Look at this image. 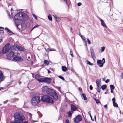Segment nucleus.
Returning a JSON list of instances; mask_svg holds the SVG:
<instances>
[{
  "instance_id": "f257e3e1",
  "label": "nucleus",
  "mask_w": 123,
  "mask_h": 123,
  "mask_svg": "<svg viewBox=\"0 0 123 123\" xmlns=\"http://www.w3.org/2000/svg\"><path fill=\"white\" fill-rule=\"evenodd\" d=\"M14 18L15 23L18 28L21 31L24 30L26 26L24 21L28 19L27 15L22 12L18 13L15 15Z\"/></svg>"
},
{
  "instance_id": "f03ea898",
  "label": "nucleus",
  "mask_w": 123,
  "mask_h": 123,
  "mask_svg": "<svg viewBox=\"0 0 123 123\" xmlns=\"http://www.w3.org/2000/svg\"><path fill=\"white\" fill-rule=\"evenodd\" d=\"M15 120L20 123L21 122L25 119L24 116L21 113L17 112L15 113L14 115Z\"/></svg>"
},
{
  "instance_id": "7ed1b4c3",
  "label": "nucleus",
  "mask_w": 123,
  "mask_h": 123,
  "mask_svg": "<svg viewBox=\"0 0 123 123\" xmlns=\"http://www.w3.org/2000/svg\"><path fill=\"white\" fill-rule=\"evenodd\" d=\"M41 99L42 101L47 103H52L53 102V99L48 95L43 96Z\"/></svg>"
},
{
  "instance_id": "20e7f679",
  "label": "nucleus",
  "mask_w": 123,
  "mask_h": 123,
  "mask_svg": "<svg viewBox=\"0 0 123 123\" xmlns=\"http://www.w3.org/2000/svg\"><path fill=\"white\" fill-rule=\"evenodd\" d=\"M40 101V98L39 97L35 96L31 99V104L33 105H36L39 103Z\"/></svg>"
},
{
  "instance_id": "39448f33",
  "label": "nucleus",
  "mask_w": 123,
  "mask_h": 123,
  "mask_svg": "<svg viewBox=\"0 0 123 123\" xmlns=\"http://www.w3.org/2000/svg\"><path fill=\"white\" fill-rule=\"evenodd\" d=\"M11 47V46L9 43L7 44L2 48V53L4 54L10 50Z\"/></svg>"
},
{
  "instance_id": "423d86ee",
  "label": "nucleus",
  "mask_w": 123,
  "mask_h": 123,
  "mask_svg": "<svg viewBox=\"0 0 123 123\" xmlns=\"http://www.w3.org/2000/svg\"><path fill=\"white\" fill-rule=\"evenodd\" d=\"M105 62V60L104 58H103L102 61L100 60H97V64L98 66L102 67L103 66V64Z\"/></svg>"
},
{
  "instance_id": "0eeeda50",
  "label": "nucleus",
  "mask_w": 123,
  "mask_h": 123,
  "mask_svg": "<svg viewBox=\"0 0 123 123\" xmlns=\"http://www.w3.org/2000/svg\"><path fill=\"white\" fill-rule=\"evenodd\" d=\"M14 53L12 51L9 52L6 55L7 58L9 60H11L12 57H13Z\"/></svg>"
},
{
  "instance_id": "6e6552de",
  "label": "nucleus",
  "mask_w": 123,
  "mask_h": 123,
  "mask_svg": "<svg viewBox=\"0 0 123 123\" xmlns=\"http://www.w3.org/2000/svg\"><path fill=\"white\" fill-rule=\"evenodd\" d=\"M82 119L80 115L77 116L74 118V122L76 123H77L80 121Z\"/></svg>"
},
{
  "instance_id": "1a4fd4ad",
  "label": "nucleus",
  "mask_w": 123,
  "mask_h": 123,
  "mask_svg": "<svg viewBox=\"0 0 123 123\" xmlns=\"http://www.w3.org/2000/svg\"><path fill=\"white\" fill-rule=\"evenodd\" d=\"M90 51L92 58L94 60L96 58V56L94 52L93 49H92L91 48L90 49Z\"/></svg>"
},
{
  "instance_id": "9d476101",
  "label": "nucleus",
  "mask_w": 123,
  "mask_h": 123,
  "mask_svg": "<svg viewBox=\"0 0 123 123\" xmlns=\"http://www.w3.org/2000/svg\"><path fill=\"white\" fill-rule=\"evenodd\" d=\"M13 60L17 61H22L23 59L21 57H20L18 56H16L14 57L12 59V60Z\"/></svg>"
},
{
  "instance_id": "9b49d317",
  "label": "nucleus",
  "mask_w": 123,
  "mask_h": 123,
  "mask_svg": "<svg viewBox=\"0 0 123 123\" xmlns=\"http://www.w3.org/2000/svg\"><path fill=\"white\" fill-rule=\"evenodd\" d=\"M50 96H52L55 99H57L58 98V97L57 93L54 91L52 93Z\"/></svg>"
},
{
  "instance_id": "f8f14e48",
  "label": "nucleus",
  "mask_w": 123,
  "mask_h": 123,
  "mask_svg": "<svg viewBox=\"0 0 123 123\" xmlns=\"http://www.w3.org/2000/svg\"><path fill=\"white\" fill-rule=\"evenodd\" d=\"M54 91L51 89L49 88L47 90L46 92L48 94H49V95H51L54 92Z\"/></svg>"
},
{
  "instance_id": "ddd939ff",
  "label": "nucleus",
  "mask_w": 123,
  "mask_h": 123,
  "mask_svg": "<svg viewBox=\"0 0 123 123\" xmlns=\"http://www.w3.org/2000/svg\"><path fill=\"white\" fill-rule=\"evenodd\" d=\"M51 79L50 78H45L44 83L49 84L51 82Z\"/></svg>"
},
{
  "instance_id": "4468645a",
  "label": "nucleus",
  "mask_w": 123,
  "mask_h": 123,
  "mask_svg": "<svg viewBox=\"0 0 123 123\" xmlns=\"http://www.w3.org/2000/svg\"><path fill=\"white\" fill-rule=\"evenodd\" d=\"M48 87L47 86H43L42 88V89L43 92H46L48 88Z\"/></svg>"
},
{
  "instance_id": "2eb2a0df",
  "label": "nucleus",
  "mask_w": 123,
  "mask_h": 123,
  "mask_svg": "<svg viewBox=\"0 0 123 123\" xmlns=\"http://www.w3.org/2000/svg\"><path fill=\"white\" fill-rule=\"evenodd\" d=\"M112 101L114 106L116 107H118V105L115 102V100L114 98H112Z\"/></svg>"
},
{
  "instance_id": "dca6fc26",
  "label": "nucleus",
  "mask_w": 123,
  "mask_h": 123,
  "mask_svg": "<svg viewBox=\"0 0 123 123\" xmlns=\"http://www.w3.org/2000/svg\"><path fill=\"white\" fill-rule=\"evenodd\" d=\"M71 109L72 111H73L77 109V107L73 105H71Z\"/></svg>"
},
{
  "instance_id": "f3484780",
  "label": "nucleus",
  "mask_w": 123,
  "mask_h": 123,
  "mask_svg": "<svg viewBox=\"0 0 123 123\" xmlns=\"http://www.w3.org/2000/svg\"><path fill=\"white\" fill-rule=\"evenodd\" d=\"M16 47L18 49L19 51H23L24 50V49L22 47L18 45H17L16 46Z\"/></svg>"
},
{
  "instance_id": "a211bd4d",
  "label": "nucleus",
  "mask_w": 123,
  "mask_h": 123,
  "mask_svg": "<svg viewBox=\"0 0 123 123\" xmlns=\"http://www.w3.org/2000/svg\"><path fill=\"white\" fill-rule=\"evenodd\" d=\"M101 79L97 80H96V83L97 86H101Z\"/></svg>"
},
{
  "instance_id": "6ab92c4d",
  "label": "nucleus",
  "mask_w": 123,
  "mask_h": 123,
  "mask_svg": "<svg viewBox=\"0 0 123 123\" xmlns=\"http://www.w3.org/2000/svg\"><path fill=\"white\" fill-rule=\"evenodd\" d=\"M100 21L101 23V25L104 27H107V26L106 25V24L105 23L104 21L102 19H100Z\"/></svg>"
},
{
  "instance_id": "aec40b11",
  "label": "nucleus",
  "mask_w": 123,
  "mask_h": 123,
  "mask_svg": "<svg viewBox=\"0 0 123 123\" xmlns=\"http://www.w3.org/2000/svg\"><path fill=\"white\" fill-rule=\"evenodd\" d=\"M46 51L47 52H49V51H55V49H50L49 48H47V49H45Z\"/></svg>"
},
{
  "instance_id": "412c9836",
  "label": "nucleus",
  "mask_w": 123,
  "mask_h": 123,
  "mask_svg": "<svg viewBox=\"0 0 123 123\" xmlns=\"http://www.w3.org/2000/svg\"><path fill=\"white\" fill-rule=\"evenodd\" d=\"M45 78H42L41 77L40 78L39 80H38L39 82H44Z\"/></svg>"
},
{
  "instance_id": "4be33fe9",
  "label": "nucleus",
  "mask_w": 123,
  "mask_h": 123,
  "mask_svg": "<svg viewBox=\"0 0 123 123\" xmlns=\"http://www.w3.org/2000/svg\"><path fill=\"white\" fill-rule=\"evenodd\" d=\"M41 77L40 75L38 74H37L35 75V78L38 81V80H39L40 78Z\"/></svg>"
},
{
  "instance_id": "5701e85b",
  "label": "nucleus",
  "mask_w": 123,
  "mask_h": 123,
  "mask_svg": "<svg viewBox=\"0 0 123 123\" xmlns=\"http://www.w3.org/2000/svg\"><path fill=\"white\" fill-rule=\"evenodd\" d=\"M81 96L82 97V98L85 100H86L87 98L86 97V95L85 94H82L81 95Z\"/></svg>"
},
{
  "instance_id": "b1692460",
  "label": "nucleus",
  "mask_w": 123,
  "mask_h": 123,
  "mask_svg": "<svg viewBox=\"0 0 123 123\" xmlns=\"http://www.w3.org/2000/svg\"><path fill=\"white\" fill-rule=\"evenodd\" d=\"M43 63L44 64L46 65H48L49 63V62L46 60H44Z\"/></svg>"
},
{
  "instance_id": "393cba45",
  "label": "nucleus",
  "mask_w": 123,
  "mask_h": 123,
  "mask_svg": "<svg viewBox=\"0 0 123 123\" xmlns=\"http://www.w3.org/2000/svg\"><path fill=\"white\" fill-rule=\"evenodd\" d=\"M3 28L1 27H0V33L1 34H2L3 33Z\"/></svg>"
},
{
  "instance_id": "a878e982",
  "label": "nucleus",
  "mask_w": 123,
  "mask_h": 123,
  "mask_svg": "<svg viewBox=\"0 0 123 123\" xmlns=\"http://www.w3.org/2000/svg\"><path fill=\"white\" fill-rule=\"evenodd\" d=\"M62 69L63 71L64 72H65V71H66L67 70V68L63 66H62Z\"/></svg>"
},
{
  "instance_id": "bb28decb",
  "label": "nucleus",
  "mask_w": 123,
  "mask_h": 123,
  "mask_svg": "<svg viewBox=\"0 0 123 123\" xmlns=\"http://www.w3.org/2000/svg\"><path fill=\"white\" fill-rule=\"evenodd\" d=\"M48 18L49 20L50 21H52V17L50 14H49L48 16Z\"/></svg>"
},
{
  "instance_id": "cd10ccee",
  "label": "nucleus",
  "mask_w": 123,
  "mask_h": 123,
  "mask_svg": "<svg viewBox=\"0 0 123 123\" xmlns=\"http://www.w3.org/2000/svg\"><path fill=\"white\" fill-rule=\"evenodd\" d=\"M101 88L102 90H104L106 88V86L105 85H103L101 86Z\"/></svg>"
},
{
  "instance_id": "c85d7f7f",
  "label": "nucleus",
  "mask_w": 123,
  "mask_h": 123,
  "mask_svg": "<svg viewBox=\"0 0 123 123\" xmlns=\"http://www.w3.org/2000/svg\"><path fill=\"white\" fill-rule=\"evenodd\" d=\"M86 63L87 64L89 65H90L92 66L93 65V64L92 63L90 62L89 61H86Z\"/></svg>"
},
{
  "instance_id": "c756f323",
  "label": "nucleus",
  "mask_w": 123,
  "mask_h": 123,
  "mask_svg": "<svg viewBox=\"0 0 123 123\" xmlns=\"http://www.w3.org/2000/svg\"><path fill=\"white\" fill-rule=\"evenodd\" d=\"M100 86H97V90L99 92L100 91Z\"/></svg>"
},
{
  "instance_id": "7c9ffc66",
  "label": "nucleus",
  "mask_w": 123,
  "mask_h": 123,
  "mask_svg": "<svg viewBox=\"0 0 123 123\" xmlns=\"http://www.w3.org/2000/svg\"><path fill=\"white\" fill-rule=\"evenodd\" d=\"M68 117H71V115L72 114V113H71V111H69L68 113Z\"/></svg>"
},
{
  "instance_id": "2f4dec72",
  "label": "nucleus",
  "mask_w": 123,
  "mask_h": 123,
  "mask_svg": "<svg viewBox=\"0 0 123 123\" xmlns=\"http://www.w3.org/2000/svg\"><path fill=\"white\" fill-rule=\"evenodd\" d=\"M110 89H111L114 90L115 88V87L113 85H110Z\"/></svg>"
},
{
  "instance_id": "473e14b6",
  "label": "nucleus",
  "mask_w": 123,
  "mask_h": 123,
  "mask_svg": "<svg viewBox=\"0 0 123 123\" xmlns=\"http://www.w3.org/2000/svg\"><path fill=\"white\" fill-rule=\"evenodd\" d=\"M105 49V48L103 46V47H102L101 48V49H100L101 52H102L103 51H104V50Z\"/></svg>"
},
{
  "instance_id": "72a5a7b5",
  "label": "nucleus",
  "mask_w": 123,
  "mask_h": 123,
  "mask_svg": "<svg viewBox=\"0 0 123 123\" xmlns=\"http://www.w3.org/2000/svg\"><path fill=\"white\" fill-rule=\"evenodd\" d=\"M39 26V25H35L32 28V29H31V31L33 29H34V28H37V27H38Z\"/></svg>"
},
{
  "instance_id": "f704fd0d",
  "label": "nucleus",
  "mask_w": 123,
  "mask_h": 123,
  "mask_svg": "<svg viewBox=\"0 0 123 123\" xmlns=\"http://www.w3.org/2000/svg\"><path fill=\"white\" fill-rule=\"evenodd\" d=\"M7 32L8 33V34L10 35L12 34L13 33L10 30H9Z\"/></svg>"
},
{
  "instance_id": "c9c22d12",
  "label": "nucleus",
  "mask_w": 123,
  "mask_h": 123,
  "mask_svg": "<svg viewBox=\"0 0 123 123\" xmlns=\"http://www.w3.org/2000/svg\"><path fill=\"white\" fill-rule=\"evenodd\" d=\"M3 79V76H0V81H2Z\"/></svg>"
},
{
  "instance_id": "e433bc0d",
  "label": "nucleus",
  "mask_w": 123,
  "mask_h": 123,
  "mask_svg": "<svg viewBox=\"0 0 123 123\" xmlns=\"http://www.w3.org/2000/svg\"><path fill=\"white\" fill-rule=\"evenodd\" d=\"M32 16H33V17L36 20H37V17L34 14H33Z\"/></svg>"
},
{
  "instance_id": "4c0bfd02",
  "label": "nucleus",
  "mask_w": 123,
  "mask_h": 123,
  "mask_svg": "<svg viewBox=\"0 0 123 123\" xmlns=\"http://www.w3.org/2000/svg\"><path fill=\"white\" fill-rule=\"evenodd\" d=\"M58 77L60 78L61 79H62V80H64V79L63 77H62V76H58Z\"/></svg>"
},
{
  "instance_id": "58836bf2",
  "label": "nucleus",
  "mask_w": 123,
  "mask_h": 123,
  "mask_svg": "<svg viewBox=\"0 0 123 123\" xmlns=\"http://www.w3.org/2000/svg\"><path fill=\"white\" fill-rule=\"evenodd\" d=\"M88 113L90 115V116L91 117V119L93 121H94V120L93 119H92V116H91V113H90V111L89 112H88Z\"/></svg>"
},
{
  "instance_id": "ea45409f",
  "label": "nucleus",
  "mask_w": 123,
  "mask_h": 123,
  "mask_svg": "<svg viewBox=\"0 0 123 123\" xmlns=\"http://www.w3.org/2000/svg\"><path fill=\"white\" fill-rule=\"evenodd\" d=\"M120 77L121 79H123V72L121 73L120 75Z\"/></svg>"
},
{
  "instance_id": "a19ab883",
  "label": "nucleus",
  "mask_w": 123,
  "mask_h": 123,
  "mask_svg": "<svg viewBox=\"0 0 123 123\" xmlns=\"http://www.w3.org/2000/svg\"><path fill=\"white\" fill-rule=\"evenodd\" d=\"M95 101H96V103L97 104H98V103H100V101L98 99H97Z\"/></svg>"
},
{
  "instance_id": "79ce46f5",
  "label": "nucleus",
  "mask_w": 123,
  "mask_h": 123,
  "mask_svg": "<svg viewBox=\"0 0 123 123\" xmlns=\"http://www.w3.org/2000/svg\"><path fill=\"white\" fill-rule=\"evenodd\" d=\"M37 113L38 114V115H39V117H41V113L39 112V111H37Z\"/></svg>"
},
{
  "instance_id": "37998d69",
  "label": "nucleus",
  "mask_w": 123,
  "mask_h": 123,
  "mask_svg": "<svg viewBox=\"0 0 123 123\" xmlns=\"http://www.w3.org/2000/svg\"><path fill=\"white\" fill-rule=\"evenodd\" d=\"M3 76V74L1 71L0 70V76Z\"/></svg>"
},
{
  "instance_id": "c03bdc74",
  "label": "nucleus",
  "mask_w": 123,
  "mask_h": 123,
  "mask_svg": "<svg viewBox=\"0 0 123 123\" xmlns=\"http://www.w3.org/2000/svg\"><path fill=\"white\" fill-rule=\"evenodd\" d=\"M11 123H20L19 122L16 121L14 120V122H11Z\"/></svg>"
},
{
  "instance_id": "a18cd8bd",
  "label": "nucleus",
  "mask_w": 123,
  "mask_h": 123,
  "mask_svg": "<svg viewBox=\"0 0 123 123\" xmlns=\"http://www.w3.org/2000/svg\"><path fill=\"white\" fill-rule=\"evenodd\" d=\"M70 55L72 57H73L74 56L73 54L72 53L71 50L70 51Z\"/></svg>"
},
{
  "instance_id": "49530a36",
  "label": "nucleus",
  "mask_w": 123,
  "mask_h": 123,
  "mask_svg": "<svg viewBox=\"0 0 123 123\" xmlns=\"http://www.w3.org/2000/svg\"><path fill=\"white\" fill-rule=\"evenodd\" d=\"M81 5V3L80 2L78 3L77 4L78 6H80Z\"/></svg>"
},
{
  "instance_id": "de8ad7c7",
  "label": "nucleus",
  "mask_w": 123,
  "mask_h": 123,
  "mask_svg": "<svg viewBox=\"0 0 123 123\" xmlns=\"http://www.w3.org/2000/svg\"><path fill=\"white\" fill-rule=\"evenodd\" d=\"M87 41L88 43L89 44H91V42L89 39H87Z\"/></svg>"
},
{
  "instance_id": "09e8293b",
  "label": "nucleus",
  "mask_w": 123,
  "mask_h": 123,
  "mask_svg": "<svg viewBox=\"0 0 123 123\" xmlns=\"http://www.w3.org/2000/svg\"><path fill=\"white\" fill-rule=\"evenodd\" d=\"M90 89L91 90H92L93 89V87L91 85H90Z\"/></svg>"
},
{
  "instance_id": "8fccbe9b",
  "label": "nucleus",
  "mask_w": 123,
  "mask_h": 123,
  "mask_svg": "<svg viewBox=\"0 0 123 123\" xmlns=\"http://www.w3.org/2000/svg\"><path fill=\"white\" fill-rule=\"evenodd\" d=\"M66 123H70L69 120L68 119H67L65 121Z\"/></svg>"
},
{
  "instance_id": "3c124183",
  "label": "nucleus",
  "mask_w": 123,
  "mask_h": 123,
  "mask_svg": "<svg viewBox=\"0 0 123 123\" xmlns=\"http://www.w3.org/2000/svg\"><path fill=\"white\" fill-rule=\"evenodd\" d=\"M57 89L59 91H60V87H57Z\"/></svg>"
},
{
  "instance_id": "603ef678",
  "label": "nucleus",
  "mask_w": 123,
  "mask_h": 123,
  "mask_svg": "<svg viewBox=\"0 0 123 123\" xmlns=\"http://www.w3.org/2000/svg\"><path fill=\"white\" fill-rule=\"evenodd\" d=\"M79 35L81 38L83 36L81 35V34L80 33V32H79Z\"/></svg>"
},
{
  "instance_id": "864d4df0",
  "label": "nucleus",
  "mask_w": 123,
  "mask_h": 123,
  "mask_svg": "<svg viewBox=\"0 0 123 123\" xmlns=\"http://www.w3.org/2000/svg\"><path fill=\"white\" fill-rule=\"evenodd\" d=\"M109 82V80L108 79H107V80H106L105 81V82L106 83H108V82Z\"/></svg>"
},
{
  "instance_id": "5fc2aeb1",
  "label": "nucleus",
  "mask_w": 123,
  "mask_h": 123,
  "mask_svg": "<svg viewBox=\"0 0 123 123\" xmlns=\"http://www.w3.org/2000/svg\"><path fill=\"white\" fill-rule=\"evenodd\" d=\"M5 29L7 31V32L9 30L7 28V27H6L5 28Z\"/></svg>"
},
{
  "instance_id": "6e6d98bb",
  "label": "nucleus",
  "mask_w": 123,
  "mask_h": 123,
  "mask_svg": "<svg viewBox=\"0 0 123 123\" xmlns=\"http://www.w3.org/2000/svg\"><path fill=\"white\" fill-rule=\"evenodd\" d=\"M53 16H54V17L55 19H56V20H57V17L55 16H54V15H53Z\"/></svg>"
},
{
  "instance_id": "4d7b16f0",
  "label": "nucleus",
  "mask_w": 123,
  "mask_h": 123,
  "mask_svg": "<svg viewBox=\"0 0 123 123\" xmlns=\"http://www.w3.org/2000/svg\"><path fill=\"white\" fill-rule=\"evenodd\" d=\"M57 20H56V21H59V20H60V18H57Z\"/></svg>"
},
{
  "instance_id": "13d9d810",
  "label": "nucleus",
  "mask_w": 123,
  "mask_h": 123,
  "mask_svg": "<svg viewBox=\"0 0 123 123\" xmlns=\"http://www.w3.org/2000/svg\"><path fill=\"white\" fill-rule=\"evenodd\" d=\"M8 16L10 18H12V17L11 16L10 14H9L8 15Z\"/></svg>"
},
{
  "instance_id": "bf43d9fd",
  "label": "nucleus",
  "mask_w": 123,
  "mask_h": 123,
  "mask_svg": "<svg viewBox=\"0 0 123 123\" xmlns=\"http://www.w3.org/2000/svg\"><path fill=\"white\" fill-rule=\"evenodd\" d=\"M63 0L65 2H66V3L67 4V0Z\"/></svg>"
},
{
  "instance_id": "052dcab7",
  "label": "nucleus",
  "mask_w": 123,
  "mask_h": 123,
  "mask_svg": "<svg viewBox=\"0 0 123 123\" xmlns=\"http://www.w3.org/2000/svg\"><path fill=\"white\" fill-rule=\"evenodd\" d=\"M104 107H105V108H107V105H105V106H104Z\"/></svg>"
},
{
  "instance_id": "680f3d73",
  "label": "nucleus",
  "mask_w": 123,
  "mask_h": 123,
  "mask_svg": "<svg viewBox=\"0 0 123 123\" xmlns=\"http://www.w3.org/2000/svg\"><path fill=\"white\" fill-rule=\"evenodd\" d=\"M113 89H111V93H113Z\"/></svg>"
},
{
  "instance_id": "e2e57ef3",
  "label": "nucleus",
  "mask_w": 123,
  "mask_h": 123,
  "mask_svg": "<svg viewBox=\"0 0 123 123\" xmlns=\"http://www.w3.org/2000/svg\"><path fill=\"white\" fill-rule=\"evenodd\" d=\"M18 83L19 84H20L21 83V81H19L18 82Z\"/></svg>"
},
{
  "instance_id": "0e129e2a",
  "label": "nucleus",
  "mask_w": 123,
  "mask_h": 123,
  "mask_svg": "<svg viewBox=\"0 0 123 123\" xmlns=\"http://www.w3.org/2000/svg\"><path fill=\"white\" fill-rule=\"evenodd\" d=\"M22 123H28V122L26 121H25Z\"/></svg>"
},
{
  "instance_id": "69168bd1",
  "label": "nucleus",
  "mask_w": 123,
  "mask_h": 123,
  "mask_svg": "<svg viewBox=\"0 0 123 123\" xmlns=\"http://www.w3.org/2000/svg\"><path fill=\"white\" fill-rule=\"evenodd\" d=\"M108 93V92H105V94H107V93Z\"/></svg>"
},
{
  "instance_id": "338daca9",
  "label": "nucleus",
  "mask_w": 123,
  "mask_h": 123,
  "mask_svg": "<svg viewBox=\"0 0 123 123\" xmlns=\"http://www.w3.org/2000/svg\"><path fill=\"white\" fill-rule=\"evenodd\" d=\"M48 72L49 73H50V71H49L48 70Z\"/></svg>"
},
{
  "instance_id": "774afa93",
  "label": "nucleus",
  "mask_w": 123,
  "mask_h": 123,
  "mask_svg": "<svg viewBox=\"0 0 123 123\" xmlns=\"http://www.w3.org/2000/svg\"><path fill=\"white\" fill-rule=\"evenodd\" d=\"M3 88V87H0V90L2 89Z\"/></svg>"
}]
</instances>
